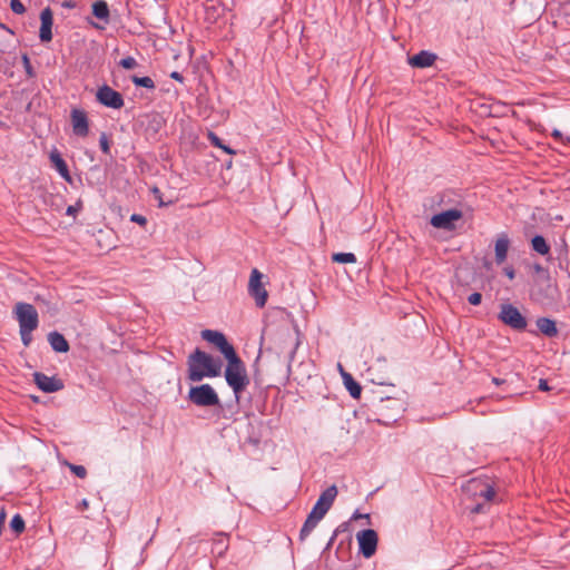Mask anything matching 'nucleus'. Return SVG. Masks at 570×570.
Listing matches in <instances>:
<instances>
[{
	"mask_svg": "<svg viewBox=\"0 0 570 570\" xmlns=\"http://www.w3.org/2000/svg\"><path fill=\"white\" fill-rule=\"evenodd\" d=\"M48 342L51 348L57 353H67L70 348L66 337L57 331L50 332L48 334Z\"/></svg>",
	"mask_w": 570,
	"mask_h": 570,
	"instance_id": "f3484780",
	"label": "nucleus"
},
{
	"mask_svg": "<svg viewBox=\"0 0 570 570\" xmlns=\"http://www.w3.org/2000/svg\"><path fill=\"white\" fill-rule=\"evenodd\" d=\"M492 382H493L494 384L499 385V384L503 383L504 381H503V380H500V379H498V377H493V379H492Z\"/></svg>",
	"mask_w": 570,
	"mask_h": 570,
	"instance_id": "603ef678",
	"label": "nucleus"
},
{
	"mask_svg": "<svg viewBox=\"0 0 570 570\" xmlns=\"http://www.w3.org/2000/svg\"><path fill=\"white\" fill-rule=\"evenodd\" d=\"M356 539L358 542L360 553L364 558L368 559L375 554L379 542V537L375 530H362L357 532Z\"/></svg>",
	"mask_w": 570,
	"mask_h": 570,
	"instance_id": "9d476101",
	"label": "nucleus"
},
{
	"mask_svg": "<svg viewBox=\"0 0 570 570\" xmlns=\"http://www.w3.org/2000/svg\"><path fill=\"white\" fill-rule=\"evenodd\" d=\"M537 326L539 331L548 336V337H554L558 335V328L556 325V322L548 317H539L537 320Z\"/></svg>",
	"mask_w": 570,
	"mask_h": 570,
	"instance_id": "6ab92c4d",
	"label": "nucleus"
},
{
	"mask_svg": "<svg viewBox=\"0 0 570 570\" xmlns=\"http://www.w3.org/2000/svg\"><path fill=\"white\" fill-rule=\"evenodd\" d=\"M227 541H228V538L225 537L224 534H220L213 542L212 552L216 553L219 557H222L225 553V551L227 550V547H228Z\"/></svg>",
	"mask_w": 570,
	"mask_h": 570,
	"instance_id": "b1692460",
	"label": "nucleus"
},
{
	"mask_svg": "<svg viewBox=\"0 0 570 570\" xmlns=\"http://www.w3.org/2000/svg\"><path fill=\"white\" fill-rule=\"evenodd\" d=\"M335 535H336V532H334V534L332 535V538H331V540H330V542H328V546L334 541Z\"/></svg>",
	"mask_w": 570,
	"mask_h": 570,
	"instance_id": "5fc2aeb1",
	"label": "nucleus"
},
{
	"mask_svg": "<svg viewBox=\"0 0 570 570\" xmlns=\"http://www.w3.org/2000/svg\"><path fill=\"white\" fill-rule=\"evenodd\" d=\"M76 2L73 0H65L61 2V7L65 9H73L76 8Z\"/></svg>",
	"mask_w": 570,
	"mask_h": 570,
	"instance_id": "a19ab883",
	"label": "nucleus"
},
{
	"mask_svg": "<svg viewBox=\"0 0 570 570\" xmlns=\"http://www.w3.org/2000/svg\"><path fill=\"white\" fill-rule=\"evenodd\" d=\"M21 61H22V65H23V68H24V71H26V75L28 76V78L36 77V71H35V69L30 62V58L27 53H22Z\"/></svg>",
	"mask_w": 570,
	"mask_h": 570,
	"instance_id": "cd10ccee",
	"label": "nucleus"
},
{
	"mask_svg": "<svg viewBox=\"0 0 570 570\" xmlns=\"http://www.w3.org/2000/svg\"><path fill=\"white\" fill-rule=\"evenodd\" d=\"M200 336L208 344L213 345L225 360L236 354L235 347L223 332L216 330H203L200 332Z\"/></svg>",
	"mask_w": 570,
	"mask_h": 570,
	"instance_id": "39448f33",
	"label": "nucleus"
},
{
	"mask_svg": "<svg viewBox=\"0 0 570 570\" xmlns=\"http://www.w3.org/2000/svg\"><path fill=\"white\" fill-rule=\"evenodd\" d=\"M462 216V210L452 208L432 216L431 225L435 228L451 230L455 227L454 223L461 219Z\"/></svg>",
	"mask_w": 570,
	"mask_h": 570,
	"instance_id": "9b49d317",
	"label": "nucleus"
},
{
	"mask_svg": "<svg viewBox=\"0 0 570 570\" xmlns=\"http://www.w3.org/2000/svg\"><path fill=\"white\" fill-rule=\"evenodd\" d=\"M207 138L208 140L210 141V144L217 148H220L222 150H224L226 154L228 155H234L236 151L234 149H232L229 146L225 145L223 142V140L214 132V131H208L207 132Z\"/></svg>",
	"mask_w": 570,
	"mask_h": 570,
	"instance_id": "5701e85b",
	"label": "nucleus"
},
{
	"mask_svg": "<svg viewBox=\"0 0 570 570\" xmlns=\"http://www.w3.org/2000/svg\"><path fill=\"white\" fill-rule=\"evenodd\" d=\"M131 81L136 87H142L146 89H155V82L148 76H145V77L132 76Z\"/></svg>",
	"mask_w": 570,
	"mask_h": 570,
	"instance_id": "393cba45",
	"label": "nucleus"
},
{
	"mask_svg": "<svg viewBox=\"0 0 570 570\" xmlns=\"http://www.w3.org/2000/svg\"><path fill=\"white\" fill-rule=\"evenodd\" d=\"M40 21L39 39L41 42H49L52 40L53 24V13L49 7L40 12Z\"/></svg>",
	"mask_w": 570,
	"mask_h": 570,
	"instance_id": "4468645a",
	"label": "nucleus"
},
{
	"mask_svg": "<svg viewBox=\"0 0 570 570\" xmlns=\"http://www.w3.org/2000/svg\"><path fill=\"white\" fill-rule=\"evenodd\" d=\"M82 208V202L79 199L75 205H70L66 209L67 216H76V214L81 210Z\"/></svg>",
	"mask_w": 570,
	"mask_h": 570,
	"instance_id": "f704fd0d",
	"label": "nucleus"
},
{
	"mask_svg": "<svg viewBox=\"0 0 570 570\" xmlns=\"http://www.w3.org/2000/svg\"><path fill=\"white\" fill-rule=\"evenodd\" d=\"M344 385L346 390L350 392L351 396L354 399H360L362 393L361 385L354 380V377L346 372H342Z\"/></svg>",
	"mask_w": 570,
	"mask_h": 570,
	"instance_id": "412c9836",
	"label": "nucleus"
},
{
	"mask_svg": "<svg viewBox=\"0 0 570 570\" xmlns=\"http://www.w3.org/2000/svg\"><path fill=\"white\" fill-rule=\"evenodd\" d=\"M97 101L111 109H120L125 105L122 95L108 85H102L96 92Z\"/></svg>",
	"mask_w": 570,
	"mask_h": 570,
	"instance_id": "1a4fd4ad",
	"label": "nucleus"
},
{
	"mask_svg": "<svg viewBox=\"0 0 570 570\" xmlns=\"http://www.w3.org/2000/svg\"><path fill=\"white\" fill-rule=\"evenodd\" d=\"M532 249L540 255H547L550 253V245L547 243L543 236L535 235L531 239Z\"/></svg>",
	"mask_w": 570,
	"mask_h": 570,
	"instance_id": "4be33fe9",
	"label": "nucleus"
},
{
	"mask_svg": "<svg viewBox=\"0 0 570 570\" xmlns=\"http://www.w3.org/2000/svg\"><path fill=\"white\" fill-rule=\"evenodd\" d=\"M436 58V55L422 50L419 53L410 57L409 62L412 67L415 68H428L435 62Z\"/></svg>",
	"mask_w": 570,
	"mask_h": 570,
	"instance_id": "dca6fc26",
	"label": "nucleus"
},
{
	"mask_svg": "<svg viewBox=\"0 0 570 570\" xmlns=\"http://www.w3.org/2000/svg\"><path fill=\"white\" fill-rule=\"evenodd\" d=\"M332 259L335 263L351 264L356 262V256L353 253H335Z\"/></svg>",
	"mask_w": 570,
	"mask_h": 570,
	"instance_id": "bb28decb",
	"label": "nucleus"
},
{
	"mask_svg": "<svg viewBox=\"0 0 570 570\" xmlns=\"http://www.w3.org/2000/svg\"><path fill=\"white\" fill-rule=\"evenodd\" d=\"M10 8L17 14H22L26 11V8L20 0H11Z\"/></svg>",
	"mask_w": 570,
	"mask_h": 570,
	"instance_id": "473e14b6",
	"label": "nucleus"
},
{
	"mask_svg": "<svg viewBox=\"0 0 570 570\" xmlns=\"http://www.w3.org/2000/svg\"><path fill=\"white\" fill-rule=\"evenodd\" d=\"M70 471L78 478L83 479L87 475V470L83 465L68 464Z\"/></svg>",
	"mask_w": 570,
	"mask_h": 570,
	"instance_id": "2f4dec72",
	"label": "nucleus"
},
{
	"mask_svg": "<svg viewBox=\"0 0 570 570\" xmlns=\"http://www.w3.org/2000/svg\"><path fill=\"white\" fill-rule=\"evenodd\" d=\"M35 384L45 393H55L65 387L63 382L56 376H48L41 372L32 374Z\"/></svg>",
	"mask_w": 570,
	"mask_h": 570,
	"instance_id": "f8f14e48",
	"label": "nucleus"
},
{
	"mask_svg": "<svg viewBox=\"0 0 570 570\" xmlns=\"http://www.w3.org/2000/svg\"><path fill=\"white\" fill-rule=\"evenodd\" d=\"M10 528L17 534H20L21 532H23V530L26 528V523H24L23 518L19 513H16L12 517V519L10 521Z\"/></svg>",
	"mask_w": 570,
	"mask_h": 570,
	"instance_id": "a878e982",
	"label": "nucleus"
},
{
	"mask_svg": "<svg viewBox=\"0 0 570 570\" xmlns=\"http://www.w3.org/2000/svg\"><path fill=\"white\" fill-rule=\"evenodd\" d=\"M49 159L53 168L58 171V174L63 178L67 183L71 184L72 178L69 173V168L67 163L63 160L61 154L57 148H53L49 154Z\"/></svg>",
	"mask_w": 570,
	"mask_h": 570,
	"instance_id": "2eb2a0df",
	"label": "nucleus"
},
{
	"mask_svg": "<svg viewBox=\"0 0 570 570\" xmlns=\"http://www.w3.org/2000/svg\"><path fill=\"white\" fill-rule=\"evenodd\" d=\"M538 389H539L540 391H542V392H548V391H550V390H551V387H550V386H549V384H548V381H547V380H544V379H541V380L539 381V386H538Z\"/></svg>",
	"mask_w": 570,
	"mask_h": 570,
	"instance_id": "58836bf2",
	"label": "nucleus"
},
{
	"mask_svg": "<svg viewBox=\"0 0 570 570\" xmlns=\"http://www.w3.org/2000/svg\"><path fill=\"white\" fill-rule=\"evenodd\" d=\"M169 77L176 81L184 82V76L179 71H173Z\"/></svg>",
	"mask_w": 570,
	"mask_h": 570,
	"instance_id": "79ce46f5",
	"label": "nucleus"
},
{
	"mask_svg": "<svg viewBox=\"0 0 570 570\" xmlns=\"http://www.w3.org/2000/svg\"><path fill=\"white\" fill-rule=\"evenodd\" d=\"M552 137H553V138H556V139H558V140H562V134H561V131H560V130H558V129H554V130L552 131Z\"/></svg>",
	"mask_w": 570,
	"mask_h": 570,
	"instance_id": "49530a36",
	"label": "nucleus"
},
{
	"mask_svg": "<svg viewBox=\"0 0 570 570\" xmlns=\"http://www.w3.org/2000/svg\"><path fill=\"white\" fill-rule=\"evenodd\" d=\"M16 318L19 328L36 330L39 324L38 312L36 307L29 303H18L14 308Z\"/></svg>",
	"mask_w": 570,
	"mask_h": 570,
	"instance_id": "6e6552de",
	"label": "nucleus"
},
{
	"mask_svg": "<svg viewBox=\"0 0 570 570\" xmlns=\"http://www.w3.org/2000/svg\"><path fill=\"white\" fill-rule=\"evenodd\" d=\"M226 361L225 380L236 399H238L239 393L245 390L247 384L246 365L237 353L226 358Z\"/></svg>",
	"mask_w": 570,
	"mask_h": 570,
	"instance_id": "7ed1b4c3",
	"label": "nucleus"
},
{
	"mask_svg": "<svg viewBox=\"0 0 570 570\" xmlns=\"http://www.w3.org/2000/svg\"><path fill=\"white\" fill-rule=\"evenodd\" d=\"M188 380L200 382L205 377H217L222 374L223 362L219 357L196 348L187 357Z\"/></svg>",
	"mask_w": 570,
	"mask_h": 570,
	"instance_id": "f257e3e1",
	"label": "nucleus"
},
{
	"mask_svg": "<svg viewBox=\"0 0 570 570\" xmlns=\"http://www.w3.org/2000/svg\"><path fill=\"white\" fill-rule=\"evenodd\" d=\"M481 301H482V295L478 292L470 294L468 297V302L471 305H479L481 303Z\"/></svg>",
	"mask_w": 570,
	"mask_h": 570,
	"instance_id": "e433bc0d",
	"label": "nucleus"
},
{
	"mask_svg": "<svg viewBox=\"0 0 570 570\" xmlns=\"http://www.w3.org/2000/svg\"><path fill=\"white\" fill-rule=\"evenodd\" d=\"M343 551V542H341L336 549V553H341Z\"/></svg>",
	"mask_w": 570,
	"mask_h": 570,
	"instance_id": "864d4df0",
	"label": "nucleus"
},
{
	"mask_svg": "<svg viewBox=\"0 0 570 570\" xmlns=\"http://www.w3.org/2000/svg\"><path fill=\"white\" fill-rule=\"evenodd\" d=\"M118 65L126 70H130V69L136 68L138 63L134 57L128 56V57L120 59Z\"/></svg>",
	"mask_w": 570,
	"mask_h": 570,
	"instance_id": "c85d7f7f",
	"label": "nucleus"
},
{
	"mask_svg": "<svg viewBox=\"0 0 570 570\" xmlns=\"http://www.w3.org/2000/svg\"><path fill=\"white\" fill-rule=\"evenodd\" d=\"M498 317L503 324L515 331H523L528 325L525 317L512 304H502Z\"/></svg>",
	"mask_w": 570,
	"mask_h": 570,
	"instance_id": "0eeeda50",
	"label": "nucleus"
},
{
	"mask_svg": "<svg viewBox=\"0 0 570 570\" xmlns=\"http://www.w3.org/2000/svg\"><path fill=\"white\" fill-rule=\"evenodd\" d=\"M90 24L96 28V29H104V26H100L99 23L97 22H94V21H90Z\"/></svg>",
	"mask_w": 570,
	"mask_h": 570,
	"instance_id": "8fccbe9b",
	"label": "nucleus"
},
{
	"mask_svg": "<svg viewBox=\"0 0 570 570\" xmlns=\"http://www.w3.org/2000/svg\"><path fill=\"white\" fill-rule=\"evenodd\" d=\"M353 520H357V519H366L367 521H370V514H362L360 512H354L353 517H352Z\"/></svg>",
	"mask_w": 570,
	"mask_h": 570,
	"instance_id": "37998d69",
	"label": "nucleus"
},
{
	"mask_svg": "<svg viewBox=\"0 0 570 570\" xmlns=\"http://www.w3.org/2000/svg\"><path fill=\"white\" fill-rule=\"evenodd\" d=\"M483 511V505L482 504H476L474 505L472 509H471V512L476 514V513H481Z\"/></svg>",
	"mask_w": 570,
	"mask_h": 570,
	"instance_id": "a18cd8bd",
	"label": "nucleus"
},
{
	"mask_svg": "<svg viewBox=\"0 0 570 570\" xmlns=\"http://www.w3.org/2000/svg\"><path fill=\"white\" fill-rule=\"evenodd\" d=\"M298 345H299V342H298V341H296V343H295V345H294V348H293V351H292V353H291V360L293 358V356H294V354H295V351H296V348H297V346H298Z\"/></svg>",
	"mask_w": 570,
	"mask_h": 570,
	"instance_id": "3c124183",
	"label": "nucleus"
},
{
	"mask_svg": "<svg viewBox=\"0 0 570 570\" xmlns=\"http://www.w3.org/2000/svg\"><path fill=\"white\" fill-rule=\"evenodd\" d=\"M0 28H1V29H4L6 31H8V32H10V33H13V31H12L9 27H7L6 24H3L2 22H0Z\"/></svg>",
	"mask_w": 570,
	"mask_h": 570,
	"instance_id": "09e8293b",
	"label": "nucleus"
},
{
	"mask_svg": "<svg viewBox=\"0 0 570 570\" xmlns=\"http://www.w3.org/2000/svg\"><path fill=\"white\" fill-rule=\"evenodd\" d=\"M92 14L102 20L105 23L109 22L110 11L108 3L105 0H97L92 3Z\"/></svg>",
	"mask_w": 570,
	"mask_h": 570,
	"instance_id": "aec40b11",
	"label": "nucleus"
},
{
	"mask_svg": "<svg viewBox=\"0 0 570 570\" xmlns=\"http://www.w3.org/2000/svg\"><path fill=\"white\" fill-rule=\"evenodd\" d=\"M187 399L195 405L210 407L219 404V397L210 384L191 386Z\"/></svg>",
	"mask_w": 570,
	"mask_h": 570,
	"instance_id": "20e7f679",
	"label": "nucleus"
},
{
	"mask_svg": "<svg viewBox=\"0 0 570 570\" xmlns=\"http://www.w3.org/2000/svg\"><path fill=\"white\" fill-rule=\"evenodd\" d=\"M99 147L104 154H110V141L106 132H102L99 137Z\"/></svg>",
	"mask_w": 570,
	"mask_h": 570,
	"instance_id": "c756f323",
	"label": "nucleus"
},
{
	"mask_svg": "<svg viewBox=\"0 0 570 570\" xmlns=\"http://www.w3.org/2000/svg\"><path fill=\"white\" fill-rule=\"evenodd\" d=\"M503 272L504 274L510 278V279H513L514 276H515V272H514V268L511 267V266H507L503 268Z\"/></svg>",
	"mask_w": 570,
	"mask_h": 570,
	"instance_id": "ea45409f",
	"label": "nucleus"
},
{
	"mask_svg": "<svg viewBox=\"0 0 570 570\" xmlns=\"http://www.w3.org/2000/svg\"><path fill=\"white\" fill-rule=\"evenodd\" d=\"M337 495L336 485L328 487L325 491H323L313 507L312 511L307 515L301 531L299 539L305 540L309 533L316 528L317 523L325 517L327 511L333 505V502Z\"/></svg>",
	"mask_w": 570,
	"mask_h": 570,
	"instance_id": "f03ea898",
	"label": "nucleus"
},
{
	"mask_svg": "<svg viewBox=\"0 0 570 570\" xmlns=\"http://www.w3.org/2000/svg\"><path fill=\"white\" fill-rule=\"evenodd\" d=\"M130 220L141 226H145L147 224V218L140 214H132L130 216Z\"/></svg>",
	"mask_w": 570,
	"mask_h": 570,
	"instance_id": "4c0bfd02",
	"label": "nucleus"
},
{
	"mask_svg": "<svg viewBox=\"0 0 570 570\" xmlns=\"http://www.w3.org/2000/svg\"><path fill=\"white\" fill-rule=\"evenodd\" d=\"M232 166V160H229L227 164H226V167L229 168Z\"/></svg>",
	"mask_w": 570,
	"mask_h": 570,
	"instance_id": "6e6d98bb",
	"label": "nucleus"
},
{
	"mask_svg": "<svg viewBox=\"0 0 570 570\" xmlns=\"http://www.w3.org/2000/svg\"><path fill=\"white\" fill-rule=\"evenodd\" d=\"M70 119L72 131L78 137H86L89 134V119L87 112L79 108L71 109Z\"/></svg>",
	"mask_w": 570,
	"mask_h": 570,
	"instance_id": "ddd939ff",
	"label": "nucleus"
},
{
	"mask_svg": "<svg viewBox=\"0 0 570 570\" xmlns=\"http://www.w3.org/2000/svg\"><path fill=\"white\" fill-rule=\"evenodd\" d=\"M32 331L33 330L30 328H19L21 342L26 347L29 346L32 341Z\"/></svg>",
	"mask_w": 570,
	"mask_h": 570,
	"instance_id": "7c9ffc66",
	"label": "nucleus"
},
{
	"mask_svg": "<svg viewBox=\"0 0 570 570\" xmlns=\"http://www.w3.org/2000/svg\"><path fill=\"white\" fill-rule=\"evenodd\" d=\"M533 268H534L535 273H543V272H546V269L540 264H535L533 266Z\"/></svg>",
	"mask_w": 570,
	"mask_h": 570,
	"instance_id": "de8ad7c7",
	"label": "nucleus"
},
{
	"mask_svg": "<svg viewBox=\"0 0 570 570\" xmlns=\"http://www.w3.org/2000/svg\"><path fill=\"white\" fill-rule=\"evenodd\" d=\"M269 284V277L256 268H252V297L255 305L263 308L268 298L266 286Z\"/></svg>",
	"mask_w": 570,
	"mask_h": 570,
	"instance_id": "423d86ee",
	"label": "nucleus"
},
{
	"mask_svg": "<svg viewBox=\"0 0 570 570\" xmlns=\"http://www.w3.org/2000/svg\"><path fill=\"white\" fill-rule=\"evenodd\" d=\"M480 497H482L485 501L490 502L495 497V491L492 487H487L484 490L480 492Z\"/></svg>",
	"mask_w": 570,
	"mask_h": 570,
	"instance_id": "72a5a7b5",
	"label": "nucleus"
},
{
	"mask_svg": "<svg viewBox=\"0 0 570 570\" xmlns=\"http://www.w3.org/2000/svg\"><path fill=\"white\" fill-rule=\"evenodd\" d=\"M89 508V501L87 499H82L79 504H78V509L79 510H86Z\"/></svg>",
	"mask_w": 570,
	"mask_h": 570,
	"instance_id": "c03bdc74",
	"label": "nucleus"
},
{
	"mask_svg": "<svg viewBox=\"0 0 570 570\" xmlns=\"http://www.w3.org/2000/svg\"><path fill=\"white\" fill-rule=\"evenodd\" d=\"M151 191H153L155 198L158 200V206L159 207H164V206H167L169 204V203H165L163 200V194H161V191H160V189L158 187H154Z\"/></svg>",
	"mask_w": 570,
	"mask_h": 570,
	"instance_id": "c9c22d12",
	"label": "nucleus"
},
{
	"mask_svg": "<svg viewBox=\"0 0 570 570\" xmlns=\"http://www.w3.org/2000/svg\"><path fill=\"white\" fill-rule=\"evenodd\" d=\"M510 240L507 235H501L495 242V262L502 264L507 259Z\"/></svg>",
	"mask_w": 570,
	"mask_h": 570,
	"instance_id": "a211bd4d",
	"label": "nucleus"
}]
</instances>
